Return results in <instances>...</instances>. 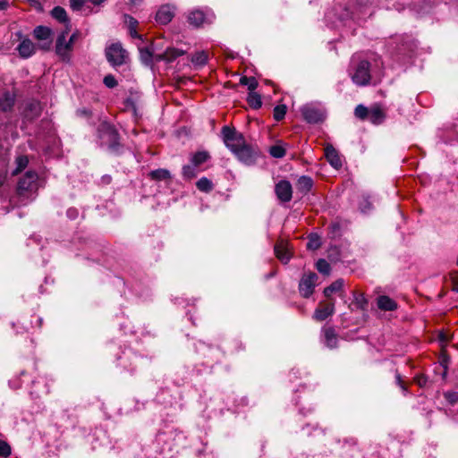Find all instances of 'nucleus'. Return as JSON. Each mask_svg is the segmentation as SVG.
I'll return each mask as SVG.
<instances>
[{
    "instance_id": "2f4dec72",
    "label": "nucleus",
    "mask_w": 458,
    "mask_h": 458,
    "mask_svg": "<svg viewBox=\"0 0 458 458\" xmlns=\"http://www.w3.org/2000/svg\"><path fill=\"white\" fill-rule=\"evenodd\" d=\"M51 30L45 26H38L34 29V36L36 38L44 40L49 38Z\"/></svg>"
},
{
    "instance_id": "864d4df0",
    "label": "nucleus",
    "mask_w": 458,
    "mask_h": 458,
    "mask_svg": "<svg viewBox=\"0 0 458 458\" xmlns=\"http://www.w3.org/2000/svg\"><path fill=\"white\" fill-rule=\"evenodd\" d=\"M77 113L80 114V115H84V116H90V112L87 109H81V110H78Z\"/></svg>"
},
{
    "instance_id": "49530a36",
    "label": "nucleus",
    "mask_w": 458,
    "mask_h": 458,
    "mask_svg": "<svg viewBox=\"0 0 458 458\" xmlns=\"http://www.w3.org/2000/svg\"><path fill=\"white\" fill-rule=\"evenodd\" d=\"M84 3L85 0H70V6L73 11H80Z\"/></svg>"
},
{
    "instance_id": "f03ea898",
    "label": "nucleus",
    "mask_w": 458,
    "mask_h": 458,
    "mask_svg": "<svg viewBox=\"0 0 458 458\" xmlns=\"http://www.w3.org/2000/svg\"><path fill=\"white\" fill-rule=\"evenodd\" d=\"M98 135L102 146H106L111 153H120L122 145L119 133L113 125L107 123H100L98 128Z\"/></svg>"
},
{
    "instance_id": "ea45409f",
    "label": "nucleus",
    "mask_w": 458,
    "mask_h": 458,
    "mask_svg": "<svg viewBox=\"0 0 458 458\" xmlns=\"http://www.w3.org/2000/svg\"><path fill=\"white\" fill-rule=\"evenodd\" d=\"M321 245L320 239L316 234H310L307 242V248L309 250H318Z\"/></svg>"
},
{
    "instance_id": "a878e982",
    "label": "nucleus",
    "mask_w": 458,
    "mask_h": 458,
    "mask_svg": "<svg viewBox=\"0 0 458 458\" xmlns=\"http://www.w3.org/2000/svg\"><path fill=\"white\" fill-rule=\"evenodd\" d=\"M344 284V279H337L335 282H333L329 286L326 287L324 289L323 293L326 297L329 298L332 293L341 292L343 290Z\"/></svg>"
},
{
    "instance_id": "c9c22d12",
    "label": "nucleus",
    "mask_w": 458,
    "mask_h": 458,
    "mask_svg": "<svg viewBox=\"0 0 458 458\" xmlns=\"http://www.w3.org/2000/svg\"><path fill=\"white\" fill-rule=\"evenodd\" d=\"M15 164H16V168L13 172V174H16L21 172L28 165V164H29L28 157L27 156H19L15 160Z\"/></svg>"
},
{
    "instance_id": "c85d7f7f",
    "label": "nucleus",
    "mask_w": 458,
    "mask_h": 458,
    "mask_svg": "<svg viewBox=\"0 0 458 458\" xmlns=\"http://www.w3.org/2000/svg\"><path fill=\"white\" fill-rule=\"evenodd\" d=\"M139 50L141 62L147 66L151 65L153 63V51L148 47H140Z\"/></svg>"
},
{
    "instance_id": "423d86ee",
    "label": "nucleus",
    "mask_w": 458,
    "mask_h": 458,
    "mask_svg": "<svg viewBox=\"0 0 458 458\" xmlns=\"http://www.w3.org/2000/svg\"><path fill=\"white\" fill-rule=\"evenodd\" d=\"M105 53L106 60L112 66H121L125 64L128 59V52L119 42L108 46Z\"/></svg>"
},
{
    "instance_id": "de8ad7c7",
    "label": "nucleus",
    "mask_w": 458,
    "mask_h": 458,
    "mask_svg": "<svg viewBox=\"0 0 458 458\" xmlns=\"http://www.w3.org/2000/svg\"><path fill=\"white\" fill-rule=\"evenodd\" d=\"M395 380H396V384L402 388V390L404 393L407 392V387L404 385L403 381L402 380V377H401L400 373H398L397 371L395 373Z\"/></svg>"
},
{
    "instance_id": "7c9ffc66",
    "label": "nucleus",
    "mask_w": 458,
    "mask_h": 458,
    "mask_svg": "<svg viewBox=\"0 0 458 458\" xmlns=\"http://www.w3.org/2000/svg\"><path fill=\"white\" fill-rule=\"evenodd\" d=\"M196 187L199 191L203 192H209L213 190V182L207 177H201L197 182Z\"/></svg>"
},
{
    "instance_id": "bf43d9fd",
    "label": "nucleus",
    "mask_w": 458,
    "mask_h": 458,
    "mask_svg": "<svg viewBox=\"0 0 458 458\" xmlns=\"http://www.w3.org/2000/svg\"><path fill=\"white\" fill-rule=\"evenodd\" d=\"M38 326L40 327L41 326V323H42V319L41 318H38Z\"/></svg>"
},
{
    "instance_id": "473e14b6",
    "label": "nucleus",
    "mask_w": 458,
    "mask_h": 458,
    "mask_svg": "<svg viewBox=\"0 0 458 458\" xmlns=\"http://www.w3.org/2000/svg\"><path fill=\"white\" fill-rule=\"evenodd\" d=\"M184 53H185V51H183V50H180V49L174 48V47H168L165 51L166 62H169V63L173 62L177 57L183 55Z\"/></svg>"
},
{
    "instance_id": "bb28decb",
    "label": "nucleus",
    "mask_w": 458,
    "mask_h": 458,
    "mask_svg": "<svg viewBox=\"0 0 458 458\" xmlns=\"http://www.w3.org/2000/svg\"><path fill=\"white\" fill-rule=\"evenodd\" d=\"M151 180L154 181H166L171 179V174L167 169L159 168L153 170L148 174Z\"/></svg>"
},
{
    "instance_id": "7ed1b4c3",
    "label": "nucleus",
    "mask_w": 458,
    "mask_h": 458,
    "mask_svg": "<svg viewBox=\"0 0 458 458\" xmlns=\"http://www.w3.org/2000/svg\"><path fill=\"white\" fill-rule=\"evenodd\" d=\"M370 66L371 64L368 60H356L355 58L352 59L349 70V75L351 76V79L355 85L364 87L370 83Z\"/></svg>"
},
{
    "instance_id": "603ef678",
    "label": "nucleus",
    "mask_w": 458,
    "mask_h": 458,
    "mask_svg": "<svg viewBox=\"0 0 458 458\" xmlns=\"http://www.w3.org/2000/svg\"><path fill=\"white\" fill-rule=\"evenodd\" d=\"M9 6L7 0H0V11L5 10Z\"/></svg>"
},
{
    "instance_id": "39448f33",
    "label": "nucleus",
    "mask_w": 458,
    "mask_h": 458,
    "mask_svg": "<svg viewBox=\"0 0 458 458\" xmlns=\"http://www.w3.org/2000/svg\"><path fill=\"white\" fill-rule=\"evenodd\" d=\"M374 4L375 0H356L353 10L345 8V13L341 16V19H360L367 14L371 15Z\"/></svg>"
},
{
    "instance_id": "a211bd4d",
    "label": "nucleus",
    "mask_w": 458,
    "mask_h": 458,
    "mask_svg": "<svg viewBox=\"0 0 458 458\" xmlns=\"http://www.w3.org/2000/svg\"><path fill=\"white\" fill-rule=\"evenodd\" d=\"M368 119L373 123V124H380L382 123L386 119V113L378 105H374L369 108V114Z\"/></svg>"
},
{
    "instance_id": "c03bdc74",
    "label": "nucleus",
    "mask_w": 458,
    "mask_h": 458,
    "mask_svg": "<svg viewBox=\"0 0 458 458\" xmlns=\"http://www.w3.org/2000/svg\"><path fill=\"white\" fill-rule=\"evenodd\" d=\"M103 82L105 86L109 89H114L118 84L116 79L112 74L106 75L104 77Z\"/></svg>"
},
{
    "instance_id": "0eeeda50",
    "label": "nucleus",
    "mask_w": 458,
    "mask_h": 458,
    "mask_svg": "<svg viewBox=\"0 0 458 458\" xmlns=\"http://www.w3.org/2000/svg\"><path fill=\"white\" fill-rule=\"evenodd\" d=\"M70 32V28L64 29L57 37L55 41V51L59 58L65 63H69L72 57L73 47L66 40V37Z\"/></svg>"
},
{
    "instance_id": "dca6fc26",
    "label": "nucleus",
    "mask_w": 458,
    "mask_h": 458,
    "mask_svg": "<svg viewBox=\"0 0 458 458\" xmlns=\"http://www.w3.org/2000/svg\"><path fill=\"white\" fill-rule=\"evenodd\" d=\"M325 157L329 164L335 169L342 167V160L338 151L332 146L327 145L325 148Z\"/></svg>"
},
{
    "instance_id": "5fc2aeb1",
    "label": "nucleus",
    "mask_w": 458,
    "mask_h": 458,
    "mask_svg": "<svg viewBox=\"0 0 458 458\" xmlns=\"http://www.w3.org/2000/svg\"><path fill=\"white\" fill-rule=\"evenodd\" d=\"M364 202H365V205L361 206V210L363 212L369 210L371 208V204L368 200H365Z\"/></svg>"
},
{
    "instance_id": "a18cd8bd",
    "label": "nucleus",
    "mask_w": 458,
    "mask_h": 458,
    "mask_svg": "<svg viewBox=\"0 0 458 458\" xmlns=\"http://www.w3.org/2000/svg\"><path fill=\"white\" fill-rule=\"evenodd\" d=\"M445 398L449 403L454 404L458 403V392H446Z\"/></svg>"
},
{
    "instance_id": "79ce46f5",
    "label": "nucleus",
    "mask_w": 458,
    "mask_h": 458,
    "mask_svg": "<svg viewBox=\"0 0 458 458\" xmlns=\"http://www.w3.org/2000/svg\"><path fill=\"white\" fill-rule=\"evenodd\" d=\"M12 449L10 445L2 439H0V457L7 458L11 455Z\"/></svg>"
},
{
    "instance_id": "412c9836",
    "label": "nucleus",
    "mask_w": 458,
    "mask_h": 458,
    "mask_svg": "<svg viewBox=\"0 0 458 458\" xmlns=\"http://www.w3.org/2000/svg\"><path fill=\"white\" fill-rule=\"evenodd\" d=\"M352 295H353V301L349 306V308L351 310H352V305H353L356 309L360 310L362 311H366L368 309L369 301H368L367 298L365 297L364 293L358 292V291H353Z\"/></svg>"
},
{
    "instance_id": "72a5a7b5",
    "label": "nucleus",
    "mask_w": 458,
    "mask_h": 458,
    "mask_svg": "<svg viewBox=\"0 0 458 458\" xmlns=\"http://www.w3.org/2000/svg\"><path fill=\"white\" fill-rule=\"evenodd\" d=\"M240 84L248 86L250 91L255 90L259 85L258 81L254 77L242 76L240 79Z\"/></svg>"
},
{
    "instance_id": "f3484780",
    "label": "nucleus",
    "mask_w": 458,
    "mask_h": 458,
    "mask_svg": "<svg viewBox=\"0 0 458 458\" xmlns=\"http://www.w3.org/2000/svg\"><path fill=\"white\" fill-rule=\"evenodd\" d=\"M377 305L379 310L385 311H393L398 308L396 301L387 295H379L377 298Z\"/></svg>"
},
{
    "instance_id": "6e6d98bb",
    "label": "nucleus",
    "mask_w": 458,
    "mask_h": 458,
    "mask_svg": "<svg viewBox=\"0 0 458 458\" xmlns=\"http://www.w3.org/2000/svg\"><path fill=\"white\" fill-rule=\"evenodd\" d=\"M142 0H130L131 4H138L139 3H140Z\"/></svg>"
},
{
    "instance_id": "9b49d317",
    "label": "nucleus",
    "mask_w": 458,
    "mask_h": 458,
    "mask_svg": "<svg viewBox=\"0 0 458 458\" xmlns=\"http://www.w3.org/2000/svg\"><path fill=\"white\" fill-rule=\"evenodd\" d=\"M275 192L281 202H289L293 197L292 184L287 180H281L276 184Z\"/></svg>"
},
{
    "instance_id": "4d7b16f0",
    "label": "nucleus",
    "mask_w": 458,
    "mask_h": 458,
    "mask_svg": "<svg viewBox=\"0 0 458 458\" xmlns=\"http://www.w3.org/2000/svg\"><path fill=\"white\" fill-rule=\"evenodd\" d=\"M67 213H68V216H73V214L75 213V210H71V209H70V210H68V212H67Z\"/></svg>"
},
{
    "instance_id": "5701e85b",
    "label": "nucleus",
    "mask_w": 458,
    "mask_h": 458,
    "mask_svg": "<svg viewBox=\"0 0 458 458\" xmlns=\"http://www.w3.org/2000/svg\"><path fill=\"white\" fill-rule=\"evenodd\" d=\"M313 186V180L310 176L302 175L296 182V189L299 192L305 195L307 194Z\"/></svg>"
},
{
    "instance_id": "052dcab7",
    "label": "nucleus",
    "mask_w": 458,
    "mask_h": 458,
    "mask_svg": "<svg viewBox=\"0 0 458 458\" xmlns=\"http://www.w3.org/2000/svg\"><path fill=\"white\" fill-rule=\"evenodd\" d=\"M36 384H38V382L32 381V385H33V386H36Z\"/></svg>"
},
{
    "instance_id": "9d476101",
    "label": "nucleus",
    "mask_w": 458,
    "mask_h": 458,
    "mask_svg": "<svg viewBox=\"0 0 458 458\" xmlns=\"http://www.w3.org/2000/svg\"><path fill=\"white\" fill-rule=\"evenodd\" d=\"M317 279L318 276L313 272L301 277L299 284V292L302 297L309 298L313 293Z\"/></svg>"
},
{
    "instance_id": "b1692460",
    "label": "nucleus",
    "mask_w": 458,
    "mask_h": 458,
    "mask_svg": "<svg viewBox=\"0 0 458 458\" xmlns=\"http://www.w3.org/2000/svg\"><path fill=\"white\" fill-rule=\"evenodd\" d=\"M17 50L21 57L28 58L34 53L35 47L30 39H24L19 44Z\"/></svg>"
},
{
    "instance_id": "2eb2a0df",
    "label": "nucleus",
    "mask_w": 458,
    "mask_h": 458,
    "mask_svg": "<svg viewBox=\"0 0 458 458\" xmlns=\"http://www.w3.org/2000/svg\"><path fill=\"white\" fill-rule=\"evenodd\" d=\"M174 16L173 7L166 4L161 6L156 13V21L162 24H168Z\"/></svg>"
},
{
    "instance_id": "4c0bfd02",
    "label": "nucleus",
    "mask_w": 458,
    "mask_h": 458,
    "mask_svg": "<svg viewBox=\"0 0 458 458\" xmlns=\"http://www.w3.org/2000/svg\"><path fill=\"white\" fill-rule=\"evenodd\" d=\"M191 62L197 65H204L208 63V55L205 52H197L191 57Z\"/></svg>"
},
{
    "instance_id": "f704fd0d",
    "label": "nucleus",
    "mask_w": 458,
    "mask_h": 458,
    "mask_svg": "<svg viewBox=\"0 0 458 458\" xmlns=\"http://www.w3.org/2000/svg\"><path fill=\"white\" fill-rule=\"evenodd\" d=\"M354 114L358 119L364 121L369 117V108L363 105H358L354 109Z\"/></svg>"
},
{
    "instance_id": "f8f14e48",
    "label": "nucleus",
    "mask_w": 458,
    "mask_h": 458,
    "mask_svg": "<svg viewBox=\"0 0 458 458\" xmlns=\"http://www.w3.org/2000/svg\"><path fill=\"white\" fill-rule=\"evenodd\" d=\"M335 312V303L333 301L325 303L319 302L315 310L313 318L317 321H324Z\"/></svg>"
},
{
    "instance_id": "e433bc0d",
    "label": "nucleus",
    "mask_w": 458,
    "mask_h": 458,
    "mask_svg": "<svg viewBox=\"0 0 458 458\" xmlns=\"http://www.w3.org/2000/svg\"><path fill=\"white\" fill-rule=\"evenodd\" d=\"M287 106L285 105H278L275 106L273 111L274 119L277 122L283 120L285 116Z\"/></svg>"
},
{
    "instance_id": "aec40b11",
    "label": "nucleus",
    "mask_w": 458,
    "mask_h": 458,
    "mask_svg": "<svg viewBox=\"0 0 458 458\" xmlns=\"http://www.w3.org/2000/svg\"><path fill=\"white\" fill-rule=\"evenodd\" d=\"M15 103V95L5 91L0 97V110L4 112L11 111Z\"/></svg>"
},
{
    "instance_id": "20e7f679",
    "label": "nucleus",
    "mask_w": 458,
    "mask_h": 458,
    "mask_svg": "<svg viewBox=\"0 0 458 458\" xmlns=\"http://www.w3.org/2000/svg\"><path fill=\"white\" fill-rule=\"evenodd\" d=\"M38 180V175L35 171H28L20 178L16 188L18 202L23 203L37 191Z\"/></svg>"
},
{
    "instance_id": "4468645a",
    "label": "nucleus",
    "mask_w": 458,
    "mask_h": 458,
    "mask_svg": "<svg viewBox=\"0 0 458 458\" xmlns=\"http://www.w3.org/2000/svg\"><path fill=\"white\" fill-rule=\"evenodd\" d=\"M42 112V107L40 103L38 101H30L29 102L24 109V118L28 121H34L38 117L40 116Z\"/></svg>"
},
{
    "instance_id": "8fccbe9b",
    "label": "nucleus",
    "mask_w": 458,
    "mask_h": 458,
    "mask_svg": "<svg viewBox=\"0 0 458 458\" xmlns=\"http://www.w3.org/2000/svg\"><path fill=\"white\" fill-rule=\"evenodd\" d=\"M80 33L78 30H76L75 32H73L69 40H67L72 47H73V43L77 40L78 37H79Z\"/></svg>"
},
{
    "instance_id": "f257e3e1",
    "label": "nucleus",
    "mask_w": 458,
    "mask_h": 458,
    "mask_svg": "<svg viewBox=\"0 0 458 458\" xmlns=\"http://www.w3.org/2000/svg\"><path fill=\"white\" fill-rule=\"evenodd\" d=\"M221 133L225 145L240 162L246 165L257 163L261 155L258 146L247 143L243 134L233 127L224 126Z\"/></svg>"
},
{
    "instance_id": "393cba45",
    "label": "nucleus",
    "mask_w": 458,
    "mask_h": 458,
    "mask_svg": "<svg viewBox=\"0 0 458 458\" xmlns=\"http://www.w3.org/2000/svg\"><path fill=\"white\" fill-rule=\"evenodd\" d=\"M51 14H52L53 18H55V20H57L58 21H60L62 23H64L65 29H67V25L71 29V24L68 20L66 11L63 7L55 6L52 10Z\"/></svg>"
},
{
    "instance_id": "6e6552de",
    "label": "nucleus",
    "mask_w": 458,
    "mask_h": 458,
    "mask_svg": "<svg viewBox=\"0 0 458 458\" xmlns=\"http://www.w3.org/2000/svg\"><path fill=\"white\" fill-rule=\"evenodd\" d=\"M300 112L308 123H320L326 119L325 109L314 104L302 106Z\"/></svg>"
},
{
    "instance_id": "4be33fe9",
    "label": "nucleus",
    "mask_w": 458,
    "mask_h": 458,
    "mask_svg": "<svg viewBox=\"0 0 458 458\" xmlns=\"http://www.w3.org/2000/svg\"><path fill=\"white\" fill-rule=\"evenodd\" d=\"M211 158L210 154L206 150L197 151L191 155V163L199 168L201 165Z\"/></svg>"
},
{
    "instance_id": "1a4fd4ad",
    "label": "nucleus",
    "mask_w": 458,
    "mask_h": 458,
    "mask_svg": "<svg viewBox=\"0 0 458 458\" xmlns=\"http://www.w3.org/2000/svg\"><path fill=\"white\" fill-rule=\"evenodd\" d=\"M215 18L214 13L209 9H194L189 13L187 21L193 27L199 28L205 24H211Z\"/></svg>"
},
{
    "instance_id": "37998d69",
    "label": "nucleus",
    "mask_w": 458,
    "mask_h": 458,
    "mask_svg": "<svg viewBox=\"0 0 458 458\" xmlns=\"http://www.w3.org/2000/svg\"><path fill=\"white\" fill-rule=\"evenodd\" d=\"M138 25V21L137 20H135L134 18L132 17H129V29H130V35L132 37V38H140L141 36L140 34H138L137 30H136V27Z\"/></svg>"
},
{
    "instance_id": "cd10ccee",
    "label": "nucleus",
    "mask_w": 458,
    "mask_h": 458,
    "mask_svg": "<svg viewBox=\"0 0 458 458\" xmlns=\"http://www.w3.org/2000/svg\"><path fill=\"white\" fill-rule=\"evenodd\" d=\"M199 173L198 168L193 165L191 163L188 165H184L182 168V176L184 180L190 181L195 177H197Z\"/></svg>"
},
{
    "instance_id": "13d9d810",
    "label": "nucleus",
    "mask_w": 458,
    "mask_h": 458,
    "mask_svg": "<svg viewBox=\"0 0 458 458\" xmlns=\"http://www.w3.org/2000/svg\"><path fill=\"white\" fill-rule=\"evenodd\" d=\"M455 291L458 293V277L455 279Z\"/></svg>"
},
{
    "instance_id": "c756f323",
    "label": "nucleus",
    "mask_w": 458,
    "mask_h": 458,
    "mask_svg": "<svg viewBox=\"0 0 458 458\" xmlns=\"http://www.w3.org/2000/svg\"><path fill=\"white\" fill-rule=\"evenodd\" d=\"M247 102L249 106L253 109H259L262 106V100L259 94L254 92V90L250 91L247 97Z\"/></svg>"
},
{
    "instance_id": "58836bf2",
    "label": "nucleus",
    "mask_w": 458,
    "mask_h": 458,
    "mask_svg": "<svg viewBox=\"0 0 458 458\" xmlns=\"http://www.w3.org/2000/svg\"><path fill=\"white\" fill-rule=\"evenodd\" d=\"M316 267L319 273L324 274V275H328L331 270V267H330L329 263L326 259H320L317 261Z\"/></svg>"
},
{
    "instance_id": "ddd939ff",
    "label": "nucleus",
    "mask_w": 458,
    "mask_h": 458,
    "mask_svg": "<svg viewBox=\"0 0 458 458\" xmlns=\"http://www.w3.org/2000/svg\"><path fill=\"white\" fill-rule=\"evenodd\" d=\"M323 343L330 349L337 347L338 336L333 327H324L322 328Z\"/></svg>"
},
{
    "instance_id": "a19ab883",
    "label": "nucleus",
    "mask_w": 458,
    "mask_h": 458,
    "mask_svg": "<svg viewBox=\"0 0 458 458\" xmlns=\"http://www.w3.org/2000/svg\"><path fill=\"white\" fill-rule=\"evenodd\" d=\"M269 153L276 158H282L285 155V149L280 145H274L270 147Z\"/></svg>"
},
{
    "instance_id": "09e8293b",
    "label": "nucleus",
    "mask_w": 458,
    "mask_h": 458,
    "mask_svg": "<svg viewBox=\"0 0 458 458\" xmlns=\"http://www.w3.org/2000/svg\"><path fill=\"white\" fill-rule=\"evenodd\" d=\"M49 391L48 389H45L44 391H38L36 389H33L30 391V395H32L34 398H39L42 394H47Z\"/></svg>"
},
{
    "instance_id": "3c124183",
    "label": "nucleus",
    "mask_w": 458,
    "mask_h": 458,
    "mask_svg": "<svg viewBox=\"0 0 458 458\" xmlns=\"http://www.w3.org/2000/svg\"><path fill=\"white\" fill-rule=\"evenodd\" d=\"M153 60H155L156 62L166 61L165 52L162 54H158V55L153 54Z\"/></svg>"
},
{
    "instance_id": "6ab92c4d",
    "label": "nucleus",
    "mask_w": 458,
    "mask_h": 458,
    "mask_svg": "<svg viewBox=\"0 0 458 458\" xmlns=\"http://www.w3.org/2000/svg\"><path fill=\"white\" fill-rule=\"evenodd\" d=\"M275 253L278 259H280L283 263H287L290 259V253L287 249V243L283 240L278 241L275 245Z\"/></svg>"
}]
</instances>
